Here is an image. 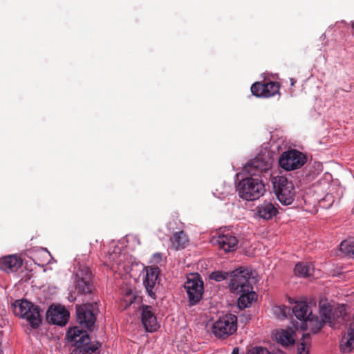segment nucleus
I'll return each instance as SVG.
<instances>
[{
	"instance_id": "34",
	"label": "nucleus",
	"mask_w": 354,
	"mask_h": 354,
	"mask_svg": "<svg viewBox=\"0 0 354 354\" xmlns=\"http://www.w3.org/2000/svg\"><path fill=\"white\" fill-rule=\"evenodd\" d=\"M290 85H291L292 86H295V83L297 82L296 80H295V79H294V78H290Z\"/></svg>"
},
{
	"instance_id": "11",
	"label": "nucleus",
	"mask_w": 354,
	"mask_h": 354,
	"mask_svg": "<svg viewBox=\"0 0 354 354\" xmlns=\"http://www.w3.org/2000/svg\"><path fill=\"white\" fill-rule=\"evenodd\" d=\"M280 85L277 82H257L251 86L252 93L258 97H270L279 94Z\"/></svg>"
},
{
	"instance_id": "14",
	"label": "nucleus",
	"mask_w": 354,
	"mask_h": 354,
	"mask_svg": "<svg viewBox=\"0 0 354 354\" xmlns=\"http://www.w3.org/2000/svg\"><path fill=\"white\" fill-rule=\"evenodd\" d=\"M77 320L81 326L91 329L96 321L92 304H84L77 307Z\"/></svg>"
},
{
	"instance_id": "35",
	"label": "nucleus",
	"mask_w": 354,
	"mask_h": 354,
	"mask_svg": "<svg viewBox=\"0 0 354 354\" xmlns=\"http://www.w3.org/2000/svg\"><path fill=\"white\" fill-rule=\"evenodd\" d=\"M351 26L352 29L354 30V20L353 21H351Z\"/></svg>"
},
{
	"instance_id": "18",
	"label": "nucleus",
	"mask_w": 354,
	"mask_h": 354,
	"mask_svg": "<svg viewBox=\"0 0 354 354\" xmlns=\"http://www.w3.org/2000/svg\"><path fill=\"white\" fill-rule=\"evenodd\" d=\"M21 266L22 260L17 255H9L0 258V269L8 273L17 271Z\"/></svg>"
},
{
	"instance_id": "17",
	"label": "nucleus",
	"mask_w": 354,
	"mask_h": 354,
	"mask_svg": "<svg viewBox=\"0 0 354 354\" xmlns=\"http://www.w3.org/2000/svg\"><path fill=\"white\" fill-rule=\"evenodd\" d=\"M69 317L68 310L62 307L50 308L47 312V318L50 322L59 326H64Z\"/></svg>"
},
{
	"instance_id": "30",
	"label": "nucleus",
	"mask_w": 354,
	"mask_h": 354,
	"mask_svg": "<svg viewBox=\"0 0 354 354\" xmlns=\"http://www.w3.org/2000/svg\"><path fill=\"white\" fill-rule=\"evenodd\" d=\"M137 300L140 301V298L138 296H137L135 293L133 295L129 296H123V301L125 303L126 308L136 302Z\"/></svg>"
},
{
	"instance_id": "12",
	"label": "nucleus",
	"mask_w": 354,
	"mask_h": 354,
	"mask_svg": "<svg viewBox=\"0 0 354 354\" xmlns=\"http://www.w3.org/2000/svg\"><path fill=\"white\" fill-rule=\"evenodd\" d=\"M270 166L269 160H266L262 156H259L247 163L244 169L250 177L259 178L269 171Z\"/></svg>"
},
{
	"instance_id": "32",
	"label": "nucleus",
	"mask_w": 354,
	"mask_h": 354,
	"mask_svg": "<svg viewBox=\"0 0 354 354\" xmlns=\"http://www.w3.org/2000/svg\"><path fill=\"white\" fill-rule=\"evenodd\" d=\"M134 293L135 292H133V290L131 288H127L124 291V295L123 296H129V295H133Z\"/></svg>"
},
{
	"instance_id": "29",
	"label": "nucleus",
	"mask_w": 354,
	"mask_h": 354,
	"mask_svg": "<svg viewBox=\"0 0 354 354\" xmlns=\"http://www.w3.org/2000/svg\"><path fill=\"white\" fill-rule=\"evenodd\" d=\"M246 354H271L270 352L264 347L254 346L249 349Z\"/></svg>"
},
{
	"instance_id": "4",
	"label": "nucleus",
	"mask_w": 354,
	"mask_h": 354,
	"mask_svg": "<svg viewBox=\"0 0 354 354\" xmlns=\"http://www.w3.org/2000/svg\"><path fill=\"white\" fill-rule=\"evenodd\" d=\"M15 315L26 319L32 328H37L41 324L39 308L27 300H18L12 304Z\"/></svg>"
},
{
	"instance_id": "6",
	"label": "nucleus",
	"mask_w": 354,
	"mask_h": 354,
	"mask_svg": "<svg viewBox=\"0 0 354 354\" xmlns=\"http://www.w3.org/2000/svg\"><path fill=\"white\" fill-rule=\"evenodd\" d=\"M320 317L325 319V322L332 328H337L346 322L347 313L344 305L333 308L327 303L319 304Z\"/></svg>"
},
{
	"instance_id": "21",
	"label": "nucleus",
	"mask_w": 354,
	"mask_h": 354,
	"mask_svg": "<svg viewBox=\"0 0 354 354\" xmlns=\"http://www.w3.org/2000/svg\"><path fill=\"white\" fill-rule=\"evenodd\" d=\"M292 311L298 319L305 322L313 315L308 312V306L305 301L297 302Z\"/></svg>"
},
{
	"instance_id": "8",
	"label": "nucleus",
	"mask_w": 354,
	"mask_h": 354,
	"mask_svg": "<svg viewBox=\"0 0 354 354\" xmlns=\"http://www.w3.org/2000/svg\"><path fill=\"white\" fill-rule=\"evenodd\" d=\"M307 161L306 156L296 149L283 152L279 159V166L286 171H292L301 168Z\"/></svg>"
},
{
	"instance_id": "28",
	"label": "nucleus",
	"mask_w": 354,
	"mask_h": 354,
	"mask_svg": "<svg viewBox=\"0 0 354 354\" xmlns=\"http://www.w3.org/2000/svg\"><path fill=\"white\" fill-rule=\"evenodd\" d=\"M229 277V273L221 270L212 272L209 274V279L220 282L227 279Z\"/></svg>"
},
{
	"instance_id": "31",
	"label": "nucleus",
	"mask_w": 354,
	"mask_h": 354,
	"mask_svg": "<svg viewBox=\"0 0 354 354\" xmlns=\"http://www.w3.org/2000/svg\"><path fill=\"white\" fill-rule=\"evenodd\" d=\"M162 260V255L160 253H156L153 255L152 261L154 263H158Z\"/></svg>"
},
{
	"instance_id": "22",
	"label": "nucleus",
	"mask_w": 354,
	"mask_h": 354,
	"mask_svg": "<svg viewBox=\"0 0 354 354\" xmlns=\"http://www.w3.org/2000/svg\"><path fill=\"white\" fill-rule=\"evenodd\" d=\"M295 333L292 330H281L275 334V339L278 343L287 346L295 343Z\"/></svg>"
},
{
	"instance_id": "23",
	"label": "nucleus",
	"mask_w": 354,
	"mask_h": 354,
	"mask_svg": "<svg viewBox=\"0 0 354 354\" xmlns=\"http://www.w3.org/2000/svg\"><path fill=\"white\" fill-rule=\"evenodd\" d=\"M314 268L307 262H300L295 265L294 272L295 275L300 277H308L313 275Z\"/></svg>"
},
{
	"instance_id": "3",
	"label": "nucleus",
	"mask_w": 354,
	"mask_h": 354,
	"mask_svg": "<svg viewBox=\"0 0 354 354\" xmlns=\"http://www.w3.org/2000/svg\"><path fill=\"white\" fill-rule=\"evenodd\" d=\"M239 196L243 200L252 201L262 196L266 191L262 179L245 177L237 185Z\"/></svg>"
},
{
	"instance_id": "15",
	"label": "nucleus",
	"mask_w": 354,
	"mask_h": 354,
	"mask_svg": "<svg viewBox=\"0 0 354 354\" xmlns=\"http://www.w3.org/2000/svg\"><path fill=\"white\" fill-rule=\"evenodd\" d=\"M212 242L225 252L236 250L238 245V239L229 231L220 234L217 237L213 239Z\"/></svg>"
},
{
	"instance_id": "26",
	"label": "nucleus",
	"mask_w": 354,
	"mask_h": 354,
	"mask_svg": "<svg viewBox=\"0 0 354 354\" xmlns=\"http://www.w3.org/2000/svg\"><path fill=\"white\" fill-rule=\"evenodd\" d=\"M310 336L309 333L302 335L301 342L298 347L297 354H308V345L310 343Z\"/></svg>"
},
{
	"instance_id": "5",
	"label": "nucleus",
	"mask_w": 354,
	"mask_h": 354,
	"mask_svg": "<svg viewBox=\"0 0 354 354\" xmlns=\"http://www.w3.org/2000/svg\"><path fill=\"white\" fill-rule=\"evenodd\" d=\"M272 183L278 201L284 205L292 204L296 193L292 181L285 176H277L272 178Z\"/></svg>"
},
{
	"instance_id": "10",
	"label": "nucleus",
	"mask_w": 354,
	"mask_h": 354,
	"mask_svg": "<svg viewBox=\"0 0 354 354\" xmlns=\"http://www.w3.org/2000/svg\"><path fill=\"white\" fill-rule=\"evenodd\" d=\"M76 290L79 295L91 294L93 289L91 283L92 273L86 266H80L76 274Z\"/></svg>"
},
{
	"instance_id": "20",
	"label": "nucleus",
	"mask_w": 354,
	"mask_h": 354,
	"mask_svg": "<svg viewBox=\"0 0 354 354\" xmlns=\"http://www.w3.org/2000/svg\"><path fill=\"white\" fill-rule=\"evenodd\" d=\"M170 241L172 248L176 250L185 248L189 242L188 237L183 230L174 233Z\"/></svg>"
},
{
	"instance_id": "33",
	"label": "nucleus",
	"mask_w": 354,
	"mask_h": 354,
	"mask_svg": "<svg viewBox=\"0 0 354 354\" xmlns=\"http://www.w3.org/2000/svg\"><path fill=\"white\" fill-rule=\"evenodd\" d=\"M239 348L235 347L233 348L231 354H239Z\"/></svg>"
},
{
	"instance_id": "13",
	"label": "nucleus",
	"mask_w": 354,
	"mask_h": 354,
	"mask_svg": "<svg viewBox=\"0 0 354 354\" xmlns=\"http://www.w3.org/2000/svg\"><path fill=\"white\" fill-rule=\"evenodd\" d=\"M146 277L143 281V284L146 288L148 295L151 297L156 298V292L158 288L157 285L160 282V269L157 266H149L146 268Z\"/></svg>"
},
{
	"instance_id": "7",
	"label": "nucleus",
	"mask_w": 354,
	"mask_h": 354,
	"mask_svg": "<svg viewBox=\"0 0 354 354\" xmlns=\"http://www.w3.org/2000/svg\"><path fill=\"white\" fill-rule=\"evenodd\" d=\"M237 330V317L235 315L226 314L215 322L212 326V333L220 339H225L233 335Z\"/></svg>"
},
{
	"instance_id": "24",
	"label": "nucleus",
	"mask_w": 354,
	"mask_h": 354,
	"mask_svg": "<svg viewBox=\"0 0 354 354\" xmlns=\"http://www.w3.org/2000/svg\"><path fill=\"white\" fill-rule=\"evenodd\" d=\"M306 322V325L308 324L314 333H317L325 324H327L324 318L321 317V319H319L317 316L313 315L307 319Z\"/></svg>"
},
{
	"instance_id": "1",
	"label": "nucleus",
	"mask_w": 354,
	"mask_h": 354,
	"mask_svg": "<svg viewBox=\"0 0 354 354\" xmlns=\"http://www.w3.org/2000/svg\"><path fill=\"white\" fill-rule=\"evenodd\" d=\"M250 279V272L248 269L240 268L232 272L229 288L232 293L240 295L237 300L240 309L248 308L257 298Z\"/></svg>"
},
{
	"instance_id": "16",
	"label": "nucleus",
	"mask_w": 354,
	"mask_h": 354,
	"mask_svg": "<svg viewBox=\"0 0 354 354\" xmlns=\"http://www.w3.org/2000/svg\"><path fill=\"white\" fill-rule=\"evenodd\" d=\"M141 321L145 328L148 332L156 331L159 328L156 317L151 306H142Z\"/></svg>"
},
{
	"instance_id": "25",
	"label": "nucleus",
	"mask_w": 354,
	"mask_h": 354,
	"mask_svg": "<svg viewBox=\"0 0 354 354\" xmlns=\"http://www.w3.org/2000/svg\"><path fill=\"white\" fill-rule=\"evenodd\" d=\"M341 252L346 255L354 258V241L344 240L339 245Z\"/></svg>"
},
{
	"instance_id": "2",
	"label": "nucleus",
	"mask_w": 354,
	"mask_h": 354,
	"mask_svg": "<svg viewBox=\"0 0 354 354\" xmlns=\"http://www.w3.org/2000/svg\"><path fill=\"white\" fill-rule=\"evenodd\" d=\"M66 339L75 347L71 354H100L101 344L91 343L87 332L79 326L70 328L66 333Z\"/></svg>"
},
{
	"instance_id": "27",
	"label": "nucleus",
	"mask_w": 354,
	"mask_h": 354,
	"mask_svg": "<svg viewBox=\"0 0 354 354\" xmlns=\"http://www.w3.org/2000/svg\"><path fill=\"white\" fill-rule=\"evenodd\" d=\"M291 309L286 306H275L273 308V312L275 316L280 319L287 317L288 315L290 313Z\"/></svg>"
},
{
	"instance_id": "9",
	"label": "nucleus",
	"mask_w": 354,
	"mask_h": 354,
	"mask_svg": "<svg viewBox=\"0 0 354 354\" xmlns=\"http://www.w3.org/2000/svg\"><path fill=\"white\" fill-rule=\"evenodd\" d=\"M184 284L190 306L196 305L201 299L203 294V281L198 274H191Z\"/></svg>"
},
{
	"instance_id": "19",
	"label": "nucleus",
	"mask_w": 354,
	"mask_h": 354,
	"mask_svg": "<svg viewBox=\"0 0 354 354\" xmlns=\"http://www.w3.org/2000/svg\"><path fill=\"white\" fill-rule=\"evenodd\" d=\"M257 213L259 217L269 220L277 214L278 210L271 202L264 201L257 207Z\"/></svg>"
}]
</instances>
